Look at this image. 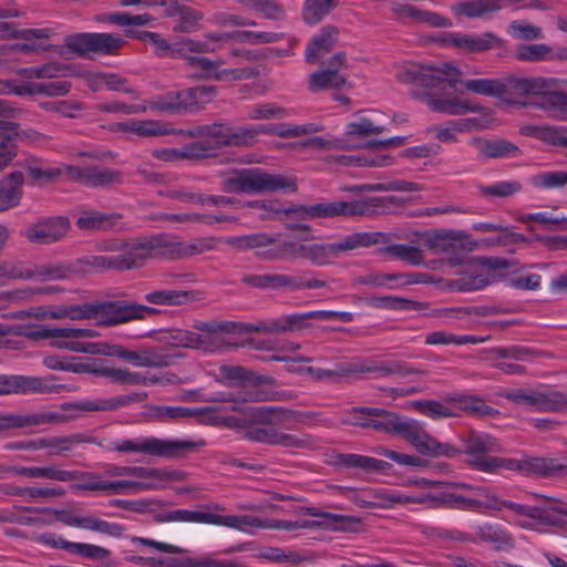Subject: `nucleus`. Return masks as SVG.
<instances>
[{
    "label": "nucleus",
    "mask_w": 567,
    "mask_h": 567,
    "mask_svg": "<svg viewBox=\"0 0 567 567\" xmlns=\"http://www.w3.org/2000/svg\"><path fill=\"white\" fill-rule=\"evenodd\" d=\"M394 76L403 84L413 86V95L420 102L427 105L432 111L447 115H463L475 113L481 110L478 104L460 97L435 96L430 91L441 87L442 83H447L454 89L457 83L465 91L498 99L499 79H468L461 80V70L451 63H441L439 65H423L413 62H405L395 68Z\"/></svg>",
    "instance_id": "1"
},
{
    "label": "nucleus",
    "mask_w": 567,
    "mask_h": 567,
    "mask_svg": "<svg viewBox=\"0 0 567 567\" xmlns=\"http://www.w3.org/2000/svg\"><path fill=\"white\" fill-rule=\"evenodd\" d=\"M365 411L371 415V429L401 436L421 455L453 458L462 453L461 449L450 443L439 442L427 433L424 424L416 420L403 419L392 411L379 408Z\"/></svg>",
    "instance_id": "2"
},
{
    "label": "nucleus",
    "mask_w": 567,
    "mask_h": 567,
    "mask_svg": "<svg viewBox=\"0 0 567 567\" xmlns=\"http://www.w3.org/2000/svg\"><path fill=\"white\" fill-rule=\"evenodd\" d=\"M451 486L471 493V512L486 513L509 509L513 513L546 524L556 525L559 516L567 517V503L557 498L538 495L545 499L539 506H525L501 498L491 487L454 482Z\"/></svg>",
    "instance_id": "3"
},
{
    "label": "nucleus",
    "mask_w": 567,
    "mask_h": 567,
    "mask_svg": "<svg viewBox=\"0 0 567 567\" xmlns=\"http://www.w3.org/2000/svg\"><path fill=\"white\" fill-rule=\"evenodd\" d=\"M274 408L259 406L252 410V420L244 427L246 439L269 445L280 446L290 451L311 450L316 446L312 436L305 433H286L271 424Z\"/></svg>",
    "instance_id": "4"
},
{
    "label": "nucleus",
    "mask_w": 567,
    "mask_h": 567,
    "mask_svg": "<svg viewBox=\"0 0 567 567\" xmlns=\"http://www.w3.org/2000/svg\"><path fill=\"white\" fill-rule=\"evenodd\" d=\"M225 193L264 194L277 190L296 192V181L280 174H271L261 168H245L227 174L221 182Z\"/></svg>",
    "instance_id": "5"
},
{
    "label": "nucleus",
    "mask_w": 567,
    "mask_h": 567,
    "mask_svg": "<svg viewBox=\"0 0 567 567\" xmlns=\"http://www.w3.org/2000/svg\"><path fill=\"white\" fill-rule=\"evenodd\" d=\"M204 445V441L172 440L156 436H138L115 440L109 443L107 451L117 453L143 454L162 458L183 457Z\"/></svg>",
    "instance_id": "6"
},
{
    "label": "nucleus",
    "mask_w": 567,
    "mask_h": 567,
    "mask_svg": "<svg viewBox=\"0 0 567 567\" xmlns=\"http://www.w3.org/2000/svg\"><path fill=\"white\" fill-rule=\"evenodd\" d=\"M476 471L495 474L502 471L514 472L523 476L555 477L561 468L558 460L522 453L520 457L492 456L488 460H474Z\"/></svg>",
    "instance_id": "7"
},
{
    "label": "nucleus",
    "mask_w": 567,
    "mask_h": 567,
    "mask_svg": "<svg viewBox=\"0 0 567 567\" xmlns=\"http://www.w3.org/2000/svg\"><path fill=\"white\" fill-rule=\"evenodd\" d=\"M39 158L30 157L23 163L29 176L35 182H51L56 177L64 176L68 181L80 182L87 186H106L120 181V174L111 169H97L92 167L81 168L72 165L42 168L39 166Z\"/></svg>",
    "instance_id": "8"
},
{
    "label": "nucleus",
    "mask_w": 567,
    "mask_h": 567,
    "mask_svg": "<svg viewBox=\"0 0 567 567\" xmlns=\"http://www.w3.org/2000/svg\"><path fill=\"white\" fill-rule=\"evenodd\" d=\"M161 243L156 237L134 239L125 245V249L117 256H95L91 265L97 268H112L116 270L141 267L147 259L162 254Z\"/></svg>",
    "instance_id": "9"
},
{
    "label": "nucleus",
    "mask_w": 567,
    "mask_h": 567,
    "mask_svg": "<svg viewBox=\"0 0 567 567\" xmlns=\"http://www.w3.org/2000/svg\"><path fill=\"white\" fill-rule=\"evenodd\" d=\"M162 339L171 347L194 349L205 353L220 352L223 344L216 337L215 321L197 322L192 330L171 329Z\"/></svg>",
    "instance_id": "10"
},
{
    "label": "nucleus",
    "mask_w": 567,
    "mask_h": 567,
    "mask_svg": "<svg viewBox=\"0 0 567 567\" xmlns=\"http://www.w3.org/2000/svg\"><path fill=\"white\" fill-rule=\"evenodd\" d=\"M555 86L553 79L508 76L499 79L498 100L506 105L525 106L528 96L545 94Z\"/></svg>",
    "instance_id": "11"
},
{
    "label": "nucleus",
    "mask_w": 567,
    "mask_h": 567,
    "mask_svg": "<svg viewBox=\"0 0 567 567\" xmlns=\"http://www.w3.org/2000/svg\"><path fill=\"white\" fill-rule=\"evenodd\" d=\"M343 495L361 508H394L414 504V492L392 488H342Z\"/></svg>",
    "instance_id": "12"
},
{
    "label": "nucleus",
    "mask_w": 567,
    "mask_h": 567,
    "mask_svg": "<svg viewBox=\"0 0 567 567\" xmlns=\"http://www.w3.org/2000/svg\"><path fill=\"white\" fill-rule=\"evenodd\" d=\"M124 44V39L112 33H78L65 38V47L82 56L90 53L116 54Z\"/></svg>",
    "instance_id": "13"
},
{
    "label": "nucleus",
    "mask_w": 567,
    "mask_h": 567,
    "mask_svg": "<svg viewBox=\"0 0 567 567\" xmlns=\"http://www.w3.org/2000/svg\"><path fill=\"white\" fill-rule=\"evenodd\" d=\"M147 399V393L145 392H132L130 394L117 395L113 398L105 399H86L81 400L79 402L64 403L61 406V410L64 412H70L69 414L63 413L68 416V421L75 419L80 415L81 412H107L115 411L124 406H128L133 403L143 402Z\"/></svg>",
    "instance_id": "14"
},
{
    "label": "nucleus",
    "mask_w": 567,
    "mask_h": 567,
    "mask_svg": "<svg viewBox=\"0 0 567 567\" xmlns=\"http://www.w3.org/2000/svg\"><path fill=\"white\" fill-rule=\"evenodd\" d=\"M94 320L99 326L110 327L131 320L143 319L145 313H155L154 308L137 303L95 302Z\"/></svg>",
    "instance_id": "15"
},
{
    "label": "nucleus",
    "mask_w": 567,
    "mask_h": 567,
    "mask_svg": "<svg viewBox=\"0 0 567 567\" xmlns=\"http://www.w3.org/2000/svg\"><path fill=\"white\" fill-rule=\"evenodd\" d=\"M72 475L69 482L74 491L102 492L106 495L126 494L127 492L146 487L137 483L124 481H106L102 475L92 472L68 471Z\"/></svg>",
    "instance_id": "16"
},
{
    "label": "nucleus",
    "mask_w": 567,
    "mask_h": 567,
    "mask_svg": "<svg viewBox=\"0 0 567 567\" xmlns=\"http://www.w3.org/2000/svg\"><path fill=\"white\" fill-rule=\"evenodd\" d=\"M439 42L445 48H455L465 53H483L503 47V40L491 32L482 34L446 32L439 38Z\"/></svg>",
    "instance_id": "17"
},
{
    "label": "nucleus",
    "mask_w": 567,
    "mask_h": 567,
    "mask_svg": "<svg viewBox=\"0 0 567 567\" xmlns=\"http://www.w3.org/2000/svg\"><path fill=\"white\" fill-rule=\"evenodd\" d=\"M296 212L306 218L348 217L369 214L371 206L365 200L326 202L301 206Z\"/></svg>",
    "instance_id": "18"
},
{
    "label": "nucleus",
    "mask_w": 567,
    "mask_h": 567,
    "mask_svg": "<svg viewBox=\"0 0 567 567\" xmlns=\"http://www.w3.org/2000/svg\"><path fill=\"white\" fill-rule=\"evenodd\" d=\"M452 483H445V489L437 493L414 492V504L471 512V493L451 486Z\"/></svg>",
    "instance_id": "19"
},
{
    "label": "nucleus",
    "mask_w": 567,
    "mask_h": 567,
    "mask_svg": "<svg viewBox=\"0 0 567 567\" xmlns=\"http://www.w3.org/2000/svg\"><path fill=\"white\" fill-rule=\"evenodd\" d=\"M115 358H120L126 362H130L137 368L154 369L169 367L174 361V357L169 354L164 348L142 347L133 351L127 350L120 344L116 346Z\"/></svg>",
    "instance_id": "20"
},
{
    "label": "nucleus",
    "mask_w": 567,
    "mask_h": 567,
    "mask_svg": "<svg viewBox=\"0 0 567 567\" xmlns=\"http://www.w3.org/2000/svg\"><path fill=\"white\" fill-rule=\"evenodd\" d=\"M65 386L51 379L39 377L0 375V394L9 393H59Z\"/></svg>",
    "instance_id": "21"
},
{
    "label": "nucleus",
    "mask_w": 567,
    "mask_h": 567,
    "mask_svg": "<svg viewBox=\"0 0 567 567\" xmlns=\"http://www.w3.org/2000/svg\"><path fill=\"white\" fill-rule=\"evenodd\" d=\"M214 525L233 528L245 534H256L260 529H277V519L261 518L252 515L214 514Z\"/></svg>",
    "instance_id": "22"
},
{
    "label": "nucleus",
    "mask_w": 567,
    "mask_h": 567,
    "mask_svg": "<svg viewBox=\"0 0 567 567\" xmlns=\"http://www.w3.org/2000/svg\"><path fill=\"white\" fill-rule=\"evenodd\" d=\"M385 237V234L379 231H362L350 234L338 241L330 243L328 244L330 262L351 250L384 243Z\"/></svg>",
    "instance_id": "23"
},
{
    "label": "nucleus",
    "mask_w": 567,
    "mask_h": 567,
    "mask_svg": "<svg viewBox=\"0 0 567 567\" xmlns=\"http://www.w3.org/2000/svg\"><path fill=\"white\" fill-rule=\"evenodd\" d=\"M221 60H209L202 56L187 58V64L197 69L202 75L215 81L241 80L249 78L251 72L246 69H220Z\"/></svg>",
    "instance_id": "24"
},
{
    "label": "nucleus",
    "mask_w": 567,
    "mask_h": 567,
    "mask_svg": "<svg viewBox=\"0 0 567 567\" xmlns=\"http://www.w3.org/2000/svg\"><path fill=\"white\" fill-rule=\"evenodd\" d=\"M69 221L64 217H54L30 226L24 236L35 244H50L64 237L69 230Z\"/></svg>",
    "instance_id": "25"
},
{
    "label": "nucleus",
    "mask_w": 567,
    "mask_h": 567,
    "mask_svg": "<svg viewBox=\"0 0 567 567\" xmlns=\"http://www.w3.org/2000/svg\"><path fill=\"white\" fill-rule=\"evenodd\" d=\"M384 131V126L375 125L370 118L358 117L349 122L344 127V137L341 138V141L344 144H349V146L343 147V150L361 148L364 146L371 147L369 144L372 141L364 143L363 140Z\"/></svg>",
    "instance_id": "26"
},
{
    "label": "nucleus",
    "mask_w": 567,
    "mask_h": 567,
    "mask_svg": "<svg viewBox=\"0 0 567 567\" xmlns=\"http://www.w3.org/2000/svg\"><path fill=\"white\" fill-rule=\"evenodd\" d=\"M68 416L61 412H45L38 414H0V433L10 429H22L42 424L64 423Z\"/></svg>",
    "instance_id": "27"
},
{
    "label": "nucleus",
    "mask_w": 567,
    "mask_h": 567,
    "mask_svg": "<svg viewBox=\"0 0 567 567\" xmlns=\"http://www.w3.org/2000/svg\"><path fill=\"white\" fill-rule=\"evenodd\" d=\"M392 11L399 20L404 22L426 24L433 28H450L453 25L449 18L412 4H395Z\"/></svg>",
    "instance_id": "28"
},
{
    "label": "nucleus",
    "mask_w": 567,
    "mask_h": 567,
    "mask_svg": "<svg viewBox=\"0 0 567 567\" xmlns=\"http://www.w3.org/2000/svg\"><path fill=\"white\" fill-rule=\"evenodd\" d=\"M306 512L317 518L315 520L322 529L343 533H358L361 529V519L357 516L333 514L316 507H308Z\"/></svg>",
    "instance_id": "29"
},
{
    "label": "nucleus",
    "mask_w": 567,
    "mask_h": 567,
    "mask_svg": "<svg viewBox=\"0 0 567 567\" xmlns=\"http://www.w3.org/2000/svg\"><path fill=\"white\" fill-rule=\"evenodd\" d=\"M306 512L317 518L315 520L322 529L343 533H358L361 529V519L357 516L333 514L316 507H308Z\"/></svg>",
    "instance_id": "30"
},
{
    "label": "nucleus",
    "mask_w": 567,
    "mask_h": 567,
    "mask_svg": "<svg viewBox=\"0 0 567 567\" xmlns=\"http://www.w3.org/2000/svg\"><path fill=\"white\" fill-rule=\"evenodd\" d=\"M111 131L121 132L137 137L164 136L173 133V130L162 121L155 120H128L111 125Z\"/></svg>",
    "instance_id": "31"
},
{
    "label": "nucleus",
    "mask_w": 567,
    "mask_h": 567,
    "mask_svg": "<svg viewBox=\"0 0 567 567\" xmlns=\"http://www.w3.org/2000/svg\"><path fill=\"white\" fill-rule=\"evenodd\" d=\"M338 39L339 29L337 27H323L309 40L305 51V60L310 64L317 63L323 55L333 49Z\"/></svg>",
    "instance_id": "32"
},
{
    "label": "nucleus",
    "mask_w": 567,
    "mask_h": 567,
    "mask_svg": "<svg viewBox=\"0 0 567 567\" xmlns=\"http://www.w3.org/2000/svg\"><path fill=\"white\" fill-rule=\"evenodd\" d=\"M303 241L300 238L285 239L281 236H270L268 248L258 251L264 259H299L302 258Z\"/></svg>",
    "instance_id": "33"
},
{
    "label": "nucleus",
    "mask_w": 567,
    "mask_h": 567,
    "mask_svg": "<svg viewBox=\"0 0 567 567\" xmlns=\"http://www.w3.org/2000/svg\"><path fill=\"white\" fill-rule=\"evenodd\" d=\"M90 373L109 378L113 383L122 385H153L161 382L158 377H148L142 372L131 371L126 368H96L92 364Z\"/></svg>",
    "instance_id": "34"
},
{
    "label": "nucleus",
    "mask_w": 567,
    "mask_h": 567,
    "mask_svg": "<svg viewBox=\"0 0 567 567\" xmlns=\"http://www.w3.org/2000/svg\"><path fill=\"white\" fill-rule=\"evenodd\" d=\"M468 144L477 152L478 158H506L519 153L515 144L501 138L472 137Z\"/></svg>",
    "instance_id": "35"
},
{
    "label": "nucleus",
    "mask_w": 567,
    "mask_h": 567,
    "mask_svg": "<svg viewBox=\"0 0 567 567\" xmlns=\"http://www.w3.org/2000/svg\"><path fill=\"white\" fill-rule=\"evenodd\" d=\"M82 78L86 85L94 92L106 89L114 92H124L134 94L135 91L127 84V80L112 72H92L85 71Z\"/></svg>",
    "instance_id": "36"
},
{
    "label": "nucleus",
    "mask_w": 567,
    "mask_h": 567,
    "mask_svg": "<svg viewBox=\"0 0 567 567\" xmlns=\"http://www.w3.org/2000/svg\"><path fill=\"white\" fill-rule=\"evenodd\" d=\"M464 453L467 455V464L471 468L475 470L472 462L476 460H488L486 453L498 451L497 441L486 433L472 432L463 437Z\"/></svg>",
    "instance_id": "37"
},
{
    "label": "nucleus",
    "mask_w": 567,
    "mask_h": 567,
    "mask_svg": "<svg viewBox=\"0 0 567 567\" xmlns=\"http://www.w3.org/2000/svg\"><path fill=\"white\" fill-rule=\"evenodd\" d=\"M272 321L260 322L258 324L243 323L235 321H215L216 337L221 341L220 351L229 348L231 342L227 340L228 336H240L249 332H275Z\"/></svg>",
    "instance_id": "38"
},
{
    "label": "nucleus",
    "mask_w": 567,
    "mask_h": 567,
    "mask_svg": "<svg viewBox=\"0 0 567 567\" xmlns=\"http://www.w3.org/2000/svg\"><path fill=\"white\" fill-rule=\"evenodd\" d=\"M24 177L12 172L0 179V213L17 207L23 196Z\"/></svg>",
    "instance_id": "39"
},
{
    "label": "nucleus",
    "mask_w": 567,
    "mask_h": 567,
    "mask_svg": "<svg viewBox=\"0 0 567 567\" xmlns=\"http://www.w3.org/2000/svg\"><path fill=\"white\" fill-rule=\"evenodd\" d=\"M49 330L64 331L59 336H50L48 340H51L50 344L52 347L71 352H78L81 339H91L99 336L96 330L89 328L60 327L50 328Z\"/></svg>",
    "instance_id": "40"
},
{
    "label": "nucleus",
    "mask_w": 567,
    "mask_h": 567,
    "mask_svg": "<svg viewBox=\"0 0 567 567\" xmlns=\"http://www.w3.org/2000/svg\"><path fill=\"white\" fill-rule=\"evenodd\" d=\"M127 480H123L124 482L137 483L145 485L147 487L134 489L127 492L125 495L135 494L144 491L157 489L159 487L161 482L166 478L164 472L158 468H150L143 466H126Z\"/></svg>",
    "instance_id": "41"
},
{
    "label": "nucleus",
    "mask_w": 567,
    "mask_h": 567,
    "mask_svg": "<svg viewBox=\"0 0 567 567\" xmlns=\"http://www.w3.org/2000/svg\"><path fill=\"white\" fill-rule=\"evenodd\" d=\"M216 379L228 385H237L244 383L260 384L266 383L269 379L267 377L255 374L254 372L246 370L239 365L224 364L218 367Z\"/></svg>",
    "instance_id": "42"
},
{
    "label": "nucleus",
    "mask_w": 567,
    "mask_h": 567,
    "mask_svg": "<svg viewBox=\"0 0 567 567\" xmlns=\"http://www.w3.org/2000/svg\"><path fill=\"white\" fill-rule=\"evenodd\" d=\"M60 519L68 526L95 530L110 536H120L123 533V527L121 525L93 516L64 515Z\"/></svg>",
    "instance_id": "43"
},
{
    "label": "nucleus",
    "mask_w": 567,
    "mask_h": 567,
    "mask_svg": "<svg viewBox=\"0 0 567 567\" xmlns=\"http://www.w3.org/2000/svg\"><path fill=\"white\" fill-rule=\"evenodd\" d=\"M424 246L435 252H450L455 250L457 245L461 243L463 236L457 230L437 229L424 235Z\"/></svg>",
    "instance_id": "44"
},
{
    "label": "nucleus",
    "mask_w": 567,
    "mask_h": 567,
    "mask_svg": "<svg viewBox=\"0 0 567 567\" xmlns=\"http://www.w3.org/2000/svg\"><path fill=\"white\" fill-rule=\"evenodd\" d=\"M347 85L348 80L344 74L337 72L334 69H322L310 74L308 87L311 92H318L331 89L339 90Z\"/></svg>",
    "instance_id": "45"
},
{
    "label": "nucleus",
    "mask_w": 567,
    "mask_h": 567,
    "mask_svg": "<svg viewBox=\"0 0 567 567\" xmlns=\"http://www.w3.org/2000/svg\"><path fill=\"white\" fill-rule=\"evenodd\" d=\"M502 4L498 0H464L451 7L457 17L481 18L487 13L498 11Z\"/></svg>",
    "instance_id": "46"
},
{
    "label": "nucleus",
    "mask_w": 567,
    "mask_h": 567,
    "mask_svg": "<svg viewBox=\"0 0 567 567\" xmlns=\"http://www.w3.org/2000/svg\"><path fill=\"white\" fill-rule=\"evenodd\" d=\"M120 215L104 214L96 210L84 212L78 219L76 225L84 230H107L117 226Z\"/></svg>",
    "instance_id": "47"
},
{
    "label": "nucleus",
    "mask_w": 567,
    "mask_h": 567,
    "mask_svg": "<svg viewBox=\"0 0 567 567\" xmlns=\"http://www.w3.org/2000/svg\"><path fill=\"white\" fill-rule=\"evenodd\" d=\"M243 281L250 287L259 289H291V286H298L296 277L279 274L249 275L245 276Z\"/></svg>",
    "instance_id": "48"
},
{
    "label": "nucleus",
    "mask_w": 567,
    "mask_h": 567,
    "mask_svg": "<svg viewBox=\"0 0 567 567\" xmlns=\"http://www.w3.org/2000/svg\"><path fill=\"white\" fill-rule=\"evenodd\" d=\"M10 472L29 478H45L55 482H69L72 477L66 470L56 466H14L10 468Z\"/></svg>",
    "instance_id": "49"
},
{
    "label": "nucleus",
    "mask_w": 567,
    "mask_h": 567,
    "mask_svg": "<svg viewBox=\"0 0 567 567\" xmlns=\"http://www.w3.org/2000/svg\"><path fill=\"white\" fill-rule=\"evenodd\" d=\"M219 34H209L207 35L206 41H197L193 39H184L174 44L173 56L178 54L181 58L187 61V58H192L193 55H188V53H207L214 52L218 47L215 45L216 42H221L223 40H217L216 38Z\"/></svg>",
    "instance_id": "50"
},
{
    "label": "nucleus",
    "mask_w": 567,
    "mask_h": 567,
    "mask_svg": "<svg viewBox=\"0 0 567 567\" xmlns=\"http://www.w3.org/2000/svg\"><path fill=\"white\" fill-rule=\"evenodd\" d=\"M207 148L200 143H192L182 148H158L153 151V156L164 162H176L187 158H199L205 155Z\"/></svg>",
    "instance_id": "51"
},
{
    "label": "nucleus",
    "mask_w": 567,
    "mask_h": 567,
    "mask_svg": "<svg viewBox=\"0 0 567 567\" xmlns=\"http://www.w3.org/2000/svg\"><path fill=\"white\" fill-rule=\"evenodd\" d=\"M158 523L183 522V523H200L214 525V513L189 511V509H175L155 517Z\"/></svg>",
    "instance_id": "52"
},
{
    "label": "nucleus",
    "mask_w": 567,
    "mask_h": 567,
    "mask_svg": "<svg viewBox=\"0 0 567 567\" xmlns=\"http://www.w3.org/2000/svg\"><path fill=\"white\" fill-rule=\"evenodd\" d=\"M411 405L423 415L433 420L455 417L460 415V413L454 411V408L449 402V398L445 402L435 400H417L412 402Z\"/></svg>",
    "instance_id": "53"
},
{
    "label": "nucleus",
    "mask_w": 567,
    "mask_h": 567,
    "mask_svg": "<svg viewBox=\"0 0 567 567\" xmlns=\"http://www.w3.org/2000/svg\"><path fill=\"white\" fill-rule=\"evenodd\" d=\"M192 295L187 290H154L144 296V300L156 306H182L190 301Z\"/></svg>",
    "instance_id": "54"
},
{
    "label": "nucleus",
    "mask_w": 567,
    "mask_h": 567,
    "mask_svg": "<svg viewBox=\"0 0 567 567\" xmlns=\"http://www.w3.org/2000/svg\"><path fill=\"white\" fill-rule=\"evenodd\" d=\"M216 96L215 86H195L182 91L184 111H194L212 102Z\"/></svg>",
    "instance_id": "55"
},
{
    "label": "nucleus",
    "mask_w": 567,
    "mask_h": 567,
    "mask_svg": "<svg viewBox=\"0 0 567 567\" xmlns=\"http://www.w3.org/2000/svg\"><path fill=\"white\" fill-rule=\"evenodd\" d=\"M567 411V393L537 389L536 412Z\"/></svg>",
    "instance_id": "56"
},
{
    "label": "nucleus",
    "mask_w": 567,
    "mask_h": 567,
    "mask_svg": "<svg viewBox=\"0 0 567 567\" xmlns=\"http://www.w3.org/2000/svg\"><path fill=\"white\" fill-rule=\"evenodd\" d=\"M338 163L343 166L386 167L394 163V158L388 154L343 155Z\"/></svg>",
    "instance_id": "57"
},
{
    "label": "nucleus",
    "mask_w": 567,
    "mask_h": 567,
    "mask_svg": "<svg viewBox=\"0 0 567 567\" xmlns=\"http://www.w3.org/2000/svg\"><path fill=\"white\" fill-rule=\"evenodd\" d=\"M50 328L40 324H8V336L24 337L32 341H41L49 339L50 336H59L64 331L49 330Z\"/></svg>",
    "instance_id": "58"
},
{
    "label": "nucleus",
    "mask_w": 567,
    "mask_h": 567,
    "mask_svg": "<svg viewBox=\"0 0 567 567\" xmlns=\"http://www.w3.org/2000/svg\"><path fill=\"white\" fill-rule=\"evenodd\" d=\"M515 58L518 61L539 62L554 59L553 49L544 43L519 44L515 49Z\"/></svg>",
    "instance_id": "59"
},
{
    "label": "nucleus",
    "mask_w": 567,
    "mask_h": 567,
    "mask_svg": "<svg viewBox=\"0 0 567 567\" xmlns=\"http://www.w3.org/2000/svg\"><path fill=\"white\" fill-rule=\"evenodd\" d=\"M449 402L457 413L463 411L473 415H488L493 410L482 399L471 395H453Z\"/></svg>",
    "instance_id": "60"
},
{
    "label": "nucleus",
    "mask_w": 567,
    "mask_h": 567,
    "mask_svg": "<svg viewBox=\"0 0 567 567\" xmlns=\"http://www.w3.org/2000/svg\"><path fill=\"white\" fill-rule=\"evenodd\" d=\"M382 252L412 266H419L424 261L423 251L415 246L393 244L384 247Z\"/></svg>",
    "instance_id": "61"
},
{
    "label": "nucleus",
    "mask_w": 567,
    "mask_h": 567,
    "mask_svg": "<svg viewBox=\"0 0 567 567\" xmlns=\"http://www.w3.org/2000/svg\"><path fill=\"white\" fill-rule=\"evenodd\" d=\"M480 194L487 198H506L511 197L522 190L519 181H499L491 185H482L478 187Z\"/></svg>",
    "instance_id": "62"
},
{
    "label": "nucleus",
    "mask_w": 567,
    "mask_h": 567,
    "mask_svg": "<svg viewBox=\"0 0 567 567\" xmlns=\"http://www.w3.org/2000/svg\"><path fill=\"white\" fill-rule=\"evenodd\" d=\"M549 90L544 95L542 107L547 114L559 121H567V93L550 92Z\"/></svg>",
    "instance_id": "63"
},
{
    "label": "nucleus",
    "mask_w": 567,
    "mask_h": 567,
    "mask_svg": "<svg viewBox=\"0 0 567 567\" xmlns=\"http://www.w3.org/2000/svg\"><path fill=\"white\" fill-rule=\"evenodd\" d=\"M95 303H82V305H59L56 320H94Z\"/></svg>",
    "instance_id": "64"
}]
</instances>
